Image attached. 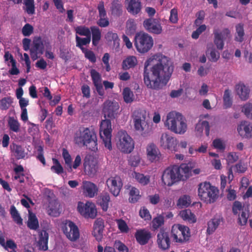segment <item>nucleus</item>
Masks as SVG:
<instances>
[{
	"label": "nucleus",
	"mask_w": 252,
	"mask_h": 252,
	"mask_svg": "<svg viewBox=\"0 0 252 252\" xmlns=\"http://www.w3.org/2000/svg\"><path fill=\"white\" fill-rule=\"evenodd\" d=\"M174 68L172 60L162 54H157L144 63V82L148 88L159 89L161 83L166 84Z\"/></svg>",
	"instance_id": "obj_1"
},
{
	"label": "nucleus",
	"mask_w": 252,
	"mask_h": 252,
	"mask_svg": "<svg viewBox=\"0 0 252 252\" xmlns=\"http://www.w3.org/2000/svg\"><path fill=\"white\" fill-rule=\"evenodd\" d=\"M120 106L116 101L109 100L103 103L102 113L105 118L101 121L99 128V135L104 146L109 150L112 149L111 144L112 124L111 120L117 118Z\"/></svg>",
	"instance_id": "obj_2"
},
{
	"label": "nucleus",
	"mask_w": 252,
	"mask_h": 252,
	"mask_svg": "<svg viewBox=\"0 0 252 252\" xmlns=\"http://www.w3.org/2000/svg\"><path fill=\"white\" fill-rule=\"evenodd\" d=\"M74 142L78 146H86L92 151L97 150L96 133L88 127L80 128L77 130L74 135Z\"/></svg>",
	"instance_id": "obj_3"
},
{
	"label": "nucleus",
	"mask_w": 252,
	"mask_h": 252,
	"mask_svg": "<svg viewBox=\"0 0 252 252\" xmlns=\"http://www.w3.org/2000/svg\"><path fill=\"white\" fill-rule=\"evenodd\" d=\"M185 119L180 113L171 112L167 116L164 123L168 129L177 134H184L187 130V125Z\"/></svg>",
	"instance_id": "obj_4"
},
{
	"label": "nucleus",
	"mask_w": 252,
	"mask_h": 252,
	"mask_svg": "<svg viewBox=\"0 0 252 252\" xmlns=\"http://www.w3.org/2000/svg\"><path fill=\"white\" fill-rule=\"evenodd\" d=\"M198 192L201 200L207 203H212L218 198L219 190L209 182H205L199 185Z\"/></svg>",
	"instance_id": "obj_5"
},
{
	"label": "nucleus",
	"mask_w": 252,
	"mask_h": 252,
	"mask_svg": "<svg viewBox=\"0 0 252 252\" xmlns=\"http://www.w3.org/2000/svg\"><path fill=\"white\" fill-rule=\"evenodd\" d=\"M171 233L173 241L180 244L188 242L191 237L189 228L181 224H174L172 226Z\"/></svg>",
	"instance_id": "obj_6"
},
{
	"label": "nucleus",
	"mask_w": 252,
	"mask_h": 252,
	"mask_svg": "<svg viewBox=\"0 0 252 252\" xmlns=\"http://www.w3.org/2000/svg\"><path fill=\"white\" fill-rule=\"evenodd\" d=\"M134 45L138 52L141 53H145L153 47V40L148 33H137L134 38Z\"/></svg>",
	"instance_id": "obj_7"
},
{
	"label": "nucleus",
	"mask_w": 252,
	"mask_h": 252,
	"mask_svg": "<svg viewBox=\"0 0 252 252\" xmlns=\"http://www.w3.org/2000/svg\"><path fill=\"white\" fill-rule=\"evenodd\" d=\"M162 182L164 185L171 187L181 180L178 165H173L166 168L163 172Z\"/></svg>",
	"instance_id": "obj_8"
},
{
	"label": "nucleus",
	"mask_w": 252,
	"mask_h": 252,
	"mask_svg": "<svg viewBox=\"0 0 252 252\" xmlns=\"http://www.w3.org/2000/svg\"><path fill=\"white\" fill-rule=\"evenodd\" d=\"M119 141L117 143L118 148L124 153H131L134 147L133 140L125 131H120L118 133Z\"/></svg>",
	"instance_id": "obj_9"
},
{
	"label": "nucleus",
	"mask_w": 252,
	"mask_h": 252,
	"mask_svg": "<svg viewBox=\"0 0 252 252\" xmlns=\"http://www.w3.org/2000/svg\"><path fill=\"white\" fill-rule=\"evenodd\" d=\"M146 112L141 110H136L132 114L134 126L135 129L142 133L145 136V132L149 128V126L146 121Z\"/></svg>",
	"instance_id": "obj_10"
},
{
	"label": "nucleus",
	"mask_w": 252,
	"mask_h": 252,
	"mask_svg": "<svg viewBox=\"0 0 252 252\" xmlns=\"http://www.w3.org/2000/svg\"><path fill=\"white\" fill-rule=\"evenodd\" d=\"M159 143L160 147L164 150H168L171 152L177 151V139L170 134L166 132L162 133Z\"/></svg>",
	"instance_id": "obj_11"
},
{
	"label": "nucleus",
	"mask_w": 252,
	"mask_h": 252,
	"mask_svg": "<svg viewBox=\"0 0 252 252\" xmlns=\"http://www.w3.org/2000/svg\"><path fill=\"white\" fill-rule=\"evenodd\" d=\"M62 228L66 237L71 241H75L79 239L80 233L78 227L73 221L66 220Z\"/></svg>",
	"instance_id": "obj_12"
},
{
	"label": "nucleus",
	"mask_w": 252,
	"mask_h": 252,
	"mask_svg": "<svg viewBox=\"0 0 252 252\" xmlns=\"http://www.w3.org/2000/svg\"><path fill=\"white\" fill-rule=\"evenodd\" d=\"M232 212L234 215H237L241 212L238 219V223L241 225H245L249 217V210L248 207L242 206L241 202L235 201L232 206Z\"/></svg>",
	"instance_id": "obj_13"
},
{
	"label": "nucleus",
	"mask_w": 252,
	"mask_h": 252,
	"mask_svg": "<svg viewBox=\"0 0 252 252\" xmlns=\"http://www.w3.org/2000/svg\"><path fill=\"white\" fill-rule=\"evenodd\" d=\"M77 210L79 213L85 218L94 219L97 215V211L94 204L87 201L84 203L79 202Z\"/></svg>",
	"instance_id": "obj_14"
},
{
	"label": "nucleus",
	"mask_w": 252,
	"mask_h": 252,
	"mask_svg": "<svg viewBox=\"0 0 252 252\" xmlns=\"http://www.w3.org/2000/svg\"><path fill=\"white\" fill-rule=\"evenodd\" d=\"M109 191L114 196H117L123 186L121 178L118 176L109 177L106 181Z\"/></svg>",
	"instance_id": "obj_15"
},
{
	"label": "nucleus",
	"mask_w": 252,
	"mask_h": 252,
	"mask_svg": "<svg viewBox=\"0 0 252 252\" xmlns=\"http://www.w3.org/2000/svg\"><path fill=\"white\" fill-rule=\"evenodd\" d=\"M214 43L219 50H222L224 47V40L230 37V31L228 28L224 29L219 32L217 30L214 31Z\"/></svg>",
	"instance_id": "obj_16"
},
{
	"label": "nucleus",
	"mask_w": 252,
	"mask_h": 252,
	"mask_svg": "<svg viewBox=\"0 0 252 252\" xmlns=\"http://www.w3.org/2000/svg\"><path fill=\"white\" fill-rule=\"evenodd\" d=\"M44 47L40 37L34 38L30 50V55L32 60L34 61L43 54Z\"/></svg>",
	"instance_id": "obj_17"
},
{
	"label": "nucleus",
	"mask_w": 252,
	"mask_h": 252,
	"mask_svg": "<svg viewBox=\"0 0 252 252\" xmlns=\"http://www.w3.org/2000/svg\"><path fill=\"white\" fill-rule=\"evenodd\" d=\"M83 166L86 174L89 176H94L97 171V162L90 155H87L85 157L84 159Z\"/></svg>",
	"instance_id": "obj_18"
},
{
	"label": "nucleus",
	"mask_w": 252,
	"mask_h": 252,
	"mask_svg": "<svg viewBox=\"0 0 252 252\" xmlns=\"http://www.w3.org/2000/svg\"><path fill=\"white\" fill-rule=\"evenodd\" d=\"M143 26L149 32L159 34L162 32V27L159 22L156 19H147L144 21Z\"/></svg>",
	"instance_id": "obj_19"
},
{
	"label": "nucleus",
	"mask_w": 252,
	"mask_h": 252,
	"mask_svg": "<svg viewBox=\"0 0 252 252\" xmlns=\"http://www.w3.org/2000/svg\"><path fill=\"white\" fill-rule=\"evenodd\" d=\"M157 243L158 247L162 250L169 249L170 246V239L168 232L161 229L157 235Z\"/></svg>",
	"instance_id": "obj_20"
},
{
	"label": "nucleus",
	"mask_w": 252,
	"mask_h": 252,
	"mask_svg": "<svg viewBox=\"0 0 252 252\" xmlns=\"http://www.w3.org/2000/svg\"><path fill=\"white\" fill-rule=\"evenodd\" d=\"M104 222L102 219L97 218L94 222L92 235L96 241L100 242L103 238Z\"/></svg>",
	"instance_id": "obj_21"
},
{
	"label": "nucleus",
	"mask_w": 252,
	"mask_h": 252,
	"mask_svg": "<svg viewBox=\"0 0 252 252\" xmlns=\"http://www.w3.org/2000/svg\"><path fill=\"white\" fill-rule=\"evenodd\" d=\"M90 75L98 94L99 95L103 96L105 93L101 83V75L94 69H92L90 70Z\"/></svg>",
	"instance_id": "obj_22"
},
{
	"label": "nucleus",
	"mask_w": 252,
	"mask_h": 252,
	"mask_svg": "<svg viewBox=\"0 0 252 252\" xmlns=\"http://www.w3.org/2000/svg\"><path fill=\"white\" fill-rule=\"evenodd\" d=\"M151 237V233L145 229H138L135 233L136 240L141 245L147 244Z\"/></svg>",
	"instance_id": "obj_23"
},
{
	"label": "nucleus",
	"mask_w": 252,
	"mask_h": 252,
	"mask_svg": "<svg viewBox=\"0 0 252 252\" xmlns=\"http://www.w3.org/2000/svg\"><path fill=\"white\" fill-rule=\"evenodd\" d=\"M147 157L151 162L158 160L160 157V152L156 145L152 143L149 144L146 148Z\"/></svg>",
	"instance_id": "obj_24"
},
{
	"label": "nucleus",
	"mask_w": 252,
	"mask_h": 252,
	"mask_svg": "<svg viewBox=\"0 0 252 252\" xmlns=\"http://www.w3.org/2000/svg\"><path fill=\"white\" fill-rule=\"evenodd\" d=\"M237 130L243 137L250 138L252 136V126L248 122H242L238 126Z\"/></svg>",
	"instance_id": "obj_25"
},
{
	"label": "nucleus",
	"mask_w": 252,
	"mask_h": 252,
	"mask_svg": "<svg viewBox=\"0 0 252 252\" xmlns=\"http://www.w3.org/2000/svg\"><path fill=\"white\" fill-rule=\"evenodd\" d=\"M83 189L86 195L90 198L94 197L98 191L97 187L94 184L87 181L83 182Z\"/></svg>",
	"instance_id": "obj_26"
},
{
	"label": "nucleus",
	"mask_w": 252,
	"mask_h": 252,
	"mask_svg": "<svg viewBox=\"0 0 252 252\" xmlns=\"http://www.w3.org/2000/svg\"><path fill=\"white\" fill-rule=\"evenodd\" d=\"M127 4V11L133 14L136 15L138 14L141 10V3L139 0H126Z\"/></svg>",
	"instance_id": "obj_27"
},
{
	"label": "nucleus",
	"mask_w": 252,
	"mask_h": 252,
	"mask_svg": "<svg viewBox=\"0 0 252 252\" xmlns=\"http://www.w3.org/2000/svg\"><path fill=\"white\" fill-rule=\"evenodd\" d=\"M49 235L46 230H42L39 232V240L38 244L39 249L41 250H48Z\"/></svg>",
	"instance_id": "obj_28"
},
{
	"label": "nucleus",
	"mask_w": 252,
	"mask_h": 252,
	"mask_svg": "<svg viewBox=\"0 0 252 252\" xmlns=\"http://www.w3.org/2000/svg\"><path fill=\"white\" fill-rule=\"evenodd\" d=\"M236 91L240 98L243 100H246L249 97L250 89L243 83H239L236 85Z\"/></svg>",
	"instance_id": "obj_29"
},
{
	"label": "nucleus",
	"mask_w": 252,
	"mask_h": 252,
	"mask_svg": "<svg viewBox=\"0 0 252 252\" xmlns=\"http://www.w3.org/2000/svg\"><path fill=\"white\" fill-rule=\"evenodd\" d=\"M137 64V58L134 56H129L126 57L122 62V68L126 70L134 67Z\"/></svg>",
	"instance_id": "obj_30"
},
{
	"label": "nucleus",
	"mask_w": 252,
	"mask_h": 252,
	"mask_svg": "<svg viewBox=\"0 0 252 252\" xmlns=\"http://www.w3.org/2000/svg\"><path fill=\"white\" fill-rule=\"evenodd\" d=\"M11 150L14 157L18 160L23 159L26 157L25 150L20 145L13 144L12 147H11Z\"/></svg>",
	"instance_id": "obj_31"
},
{
	"label": "nucleus",
	"mask_w": 252,
	"mask_h": 252,
	"mask_svg": "<svg viewBox=\"0 0 252 252\" xmlns=\"http://www.w3.org/2000/svg\"><path fill=\"white\" fill-rule=\"evenodd\" d=\"M123 6L119 0H113L111 3L110 9L114 16H120L123 12Z\"/></svg>",
	"instance_id": "obj_32"
},
{
	"label": "nucleus",
	"mask_w": 252,
	"mask_h": 252,
	"mask_svg": "<svg viewBox=\"0 0 252 252\" xmlns=\"http://www.w3.org/2000/svg\"><path fill=\"white\" fill-rule=\"evenodd\" d=\"M91 34H92V43L96 46L101 39V32L100 29L96 26L91 27Z\"/></svg>",
	"instance_id": "obj_33"
},
{
	"label": "nucleus",
	"mask_w": 252,
	"mask_h": 252,
	"mask_svg": "<svg viewBox=\"0 0 252 252\" xmlns=\"http://www.w3.org/2000/svg\"><path fill=\"white\" fill-rule=\"evenodd\" d=\"M179 168V173L181 174V179L184 180V176L187 178H189L191 172L192 167L188 164L183 163L178 166Z\"/></svg>",
	"instance_id": "obj_34"
},
{
	"label": "nucleus",
	"mask_w": 252,
	"mask_h": 252,
	"mask_svg": "<svg viewBox=\"0 0 252 252\" xmlns=\"http://www.w3.org/2000/svg\"><path fill=\"white\" fill-rule=\"evenodd\" d=\"M180 217L185 220H187L191 223H194L196 221L195 217L189 209L182 210L179 214Z\"/></svg>",
	"instance_id": "obj_35"
},
{
	"label": "nucleus",
	"mask_w": 252,
	"mask_h": 252,
	"mask_svg": "<svg viewBox=\"0 0 252 252\" xmlns=\"http://www.w3.org/2000/svg\"><path fill=\"white\" fill-rule=\"evenodd\" d=\"M235 28V40L239 42H242L244 39V37L245 35L244 25L242 23H239L236 25Z\"/></svg>",
	"instance_id": "obj_36"
},
{
	"label": "nucleus",
	"mask_w": 252,
	"mask_h": 252,
	"mask_svg": "<svg viewBox=\"0 0 252 252\" xmlns=\"http://www.w3.org/2000/svg\"><path fill=\"white\" fill-rule=\"evenodd\" d=\"M8 126L10 130L14 132H18L20 129V124L18 120L13 117H9L7 121Z\"/></svg>",
	"instance_id": "obj_37"
},
{
	"label": "nucleus",
	"mask_w": 252,
	"mask_h": 252,
	"mask_svg": "<svg viewBox=\"0 0 252 252\" xmlns=\"http://www.w3.org/2000/svg\"><path fill=\"white\" fill-rule=\"evenodd\" d=\"M76 46L79 48L82 52L86 49L83 46L87 45L91 42V37H80L77 35L75 36Z\"/></svg>",
	"instance_id": "obj_38"
},
{
	"label": "nucleus",
	"mask_w": 252,
	"mask_h": 252,
	"mask_svg": "<svg viewBox=\"0 0 252 252\" xmlns=\"http://www.w3.org/2000/svg\"><path fill=\"white\" fill-rule=\"evenodd\" d=\"M195 129L199 133H202L203 130H205V134L207 136L209 135L210 133V125L207 121H203L198 123L196 125Z\"/></svg>",
	"instance_id": "obj_39"
},
{
	"label": "nucleus",
	"mask_w": 252,
	"mask_h": 252,
	"mask_svg": "<svg viewBox=\"0 0 252 252\" xmlns=\"http://www.w3.org/2000/svg\"><path fill=\"white\" fill-rule=\"evenodd\" d=\"M27 225L32 230H36L38 228V221L35 214L30 213Z\"/></svg>",
	"instance_id": "obj_40"
},
{
	"label": "nucleus",
	"mask_w": 252,
	"mask_h": 252,
	"mask_svg": "<svg viewBox=\"0 0 252 252\" xmlns=\"http://www.w3.org/2000/svg\"><path fill=\"white\" fill-rule=\"evenodd\" d=\"M220 222V219L214 218L208 222L207 232L209 234L213 233L217 228Z\"/></svg>",
	"instance_id": "obj_41"
},
{
	"label": "nucleus",
	"mask_w": 252,
	"mask_h": 252,
	"mask_svg": "<svg viewBox=\"0 0 252 252\" xmlns=\"http://www.w3.org/2000/svg\"><path fill=\"white\" fill-rule=\"evenodd\" d=\"M74 30L76 33L80 36L91 37V28L90 29L85 26H77L75 28Z\"/></svg>",
	"instance_id": "obj_42"
},
{
	"label": "nucleus",
	"mask_w": 252,
	"mask_h": 252,
	"mask_svg": "<svg viewBox=\"0 0 252 252\" xmlns=\"http://www.w3.org/2000/svg\"><path fill=\"white\" fill-rule=\"evenodd\" d=\"M13 103V98L11 96H7L0 99V109L6 110L8 109Z\"/></svg>",
	"instance_id": "obj_43"
},
{
	"label": "nucleus",
	"mask_w": 252,
	"mask_h": 252,
	"mask_svg": "<svg viewBox=\"0 0 252 252\" xmlns=\"http://www.w3.org/2000/svg\"><path fill=\"white\" fill-rule=\"evenodd\" d=\"M10 213L13 220L18 224L22 225L23 224V219L21 218L20 214L14 205L10 207Z\"/></svg>",
	"instance_id": "obj_44"
},
{
	"label": "nucleus",
	"mask_w": 252,
	"mask_h": 252,
	"mask_svg": "<svg viewBox=\"0 0 252 252\" xmlns=\"http://www.w3.org/2000/svg\"><path fill=\"white\" fill-rule=\"evenodd\" d=\"M139 193L140 191L138 189L135 187H132L129 193V201L132 203L137 202L141 197Z\"/></svg>",
	"instance_id": "obj_45"
},
{
	"label": "nucleus",
	"mask_w": 252,
	"mask_h": 252,
	"mask_svg": "<svg viewBox=\"0 0 252 252\" xmlns=\"http://www.w3.org/2000/svg\"><path fill=\"white\" fill-rule=\"evenodd\" d=\"M0 245L5 249L9 248L12 250H15L17 249V246L14 241L11 239H9L5 242V236L3 237L0 238Z\"/></svg>",
	"instance_id": "obj_46"
},
{
	"label": "nucleus",
	"mask_w": 252,
	"mask_h": 252,
	"mask_svg": "<svg viewBox=\"0 0 252 252\" xmlns=\"http://www.w3.org/2000/svg\"><path fill=\"white\" fill-rule=\"evenodd\" d=\"M23 3L26 6L24 9L25 11L30 15L35 13V5L34 0H24Z\"/></svg>",
	"instance_id": "obj_47"
},
{
	"label": "nucleus",
	"mask_w": 252,
	"mask_h": 252,
	"mask_svg": "<svg viewBox=\"0 0 252 252\" xmlns=\"http://www.w3.org/2000/svg\"><path fill=\"white\" fill-rule=\"evenodd\" d=\"M123 95L124 101L127 103H131L134 100L133 93L128 87L124 89Z\"/></svg>",
	"instance_id": "obj_48"
},
{
	"label": "nucleus",
	"mask_w": 252,
	"mask_h": 252,
	"mask_svg": "<svg viewBox=\"0 0 252 252\" xmlns=\"http://www.w3.org/2000/svg\"><path fill=\"white\" fill-rule=\"evenodd\" d=\"M135 178L137 181L140 184L145 186L150 182V177L149 175H144L143 174L135 172Z\"/></svg>",
	"instance_id": "obj_49"
},
{
	"label": "nucleus",
	"mask_w": 252,
	"mask_h": 252,
	"mask_svg": "<svg viewBox=\"0 0 252 252\" xmlns=\"http://www.w3.org/2000/svg\"><path fill=\"white\" fill-rule=\"evenodd\" d=\"M231 92L229 89L224 91L223 96V105L225 108H229L232 104V98L230 96Z\"/></svg>",
	"instance_id": "obj_50"
},
{
	"label": "nucleus",
	"mask_w": 252,
	"mask_h": 252,
	"mask_svg": "<svg viewBox=\"0 0 252 252\" xmlns=\"http://www.w3.org/2000/svg\"><path fill=\"white\" fill-rule=\"evenodd\" d=\"M109 201L110 196L109 194H105L101 196L99 200V204L104 211H106L107 210Z\"/></svg>",
	"instance_id": "obj_51"
},
{
	"label": "nucleus",
	"mask_w": 252,
	"mask_h": 252,
	"mask_svg": "<svg viewBox=\"0 0 252 252\" xmlns=\"http://www.w3.org/2000/svg\"><path fill=\"white\" fill-rule=\"evenodd\" d=\"M53 161L54 164L51 169L58 174H61L63 172V169L58 159L53 158Z\"/></svg>",
	"instance_id": "obj_52"
},
{
	"label": "nucleus",
	"mask_w": 252,
	"mask_h": 252,
	"mask_svg": "<svg viewBox=\"0 0 252 252\" xmlns=\"http://www.w3.org/2000/svg\"><path fill=\"white\" fill-rule=\"evenodd\" d=\"M242 111L248 118L252 119V103L250 102L246 103L244 105Z\"/></svg>",
	"instance_id": "obj_53"
},
{
	"label": "nucleus",
	"mask_w": 252,
	"mask_h": 252,
	"mask_svg": "<svg viewBox=\"0 0 252 252\" xmlns=\"http://www.w3.org/2000/svg\"><path fill=\"white\" fill-rule=\"evenodd\" d=\"M164 223V218L161 216L155 218L152 220V226L154 229H157Z\"/></svg>",
	"instance_id": "obj_54"
},
{
	"label": "nucleus",
	"mask_w": 252,
	"mask_h": 252,
	"mask_svg": "<svg viewBox=\"0 0 252 252\" xmlns=\"http://www.w3.org/2000/svg\"><path fill=\"white\" fill-rule=\"evenodd\" d=\"M119 229L122 233H127L129 230V228L126 221L122 219L116 220Z\"/></svg>",
	"instance_id": "obj_55"
},
{
	"label": "nucleus",
	"mask_w": 252,
	"mask_h": 252,
	"mask_svg": "<svg viewBox=\"0 0 252 252\" xmlns=\"http://www.w3.org/2000/svg\"><path fill=\"white\" fill-rule=\"evenodd\" d=\"M82 52L84 54L85 58L88 59L91 63H94L96 62V56L93 51L86 49L82 51Z\"/></svg>",
	"instance_id": "obj_56"
},
{
	"label": "nucleus",
	"mask_w": 252,
	"mask_h": 252,
	"mask_svg": "<svg viewBox=\"0 0 252 252\" xmlns=\"http://www.w3.org/2000/svg\"><path fill=\"white\" fill-rule=\"evenodd\" d=\"M190 203L189 197L188 195H184L182 197H181L177 203L178 206H179L180 207H187L188 206Z\"/></svg>",
	"instance_id": "obj_57"
},
{
	"label": "nucleus",
	"mask_w": 252,
	"mask_h": 252,
	"mask_svg": "<svg viewBox=\"0 0 252 252\" xmlns=\"http://www.w3.org/2000/svg\"><path fill=\"white\" fill-rule=\"evenodd\" d=\"M33 32V28L30 24H26L22 29V32L24 36H29Z\"/></svg>",
	"instance_id": "obj_58"
},
{
	"label": "nucleus",
	"mask_w": 252,
	"mask_h": 252,
	"mask_svg": "<svg viewBox=\"0 0 252 252\" xmlns=\"http://www.w3.org/2000/svg\"><path fill=\"white\" fill-rule=\"evenodd\" d=\"M105 38L108 41L111 42L113 41L114 43L118 42L119 40L117 33L112 31H109L106 34Z\"/></svg>",
	"instance_id": "obj_59"
},
{
	"label": "nucleus",
	"mask_w": 252,
	"mask_h": 252,
	"mask_svg": "<svg viewBox=\"0 0 252 252\" xmlns=\"http://www.w3.org/2000/svg\"><path fill=\"white\" fill-rule=\"evenodd\" d=\"M62 155L65 164H66L69 166V168L71 169V158L67 150L65 149H63Z\"/></svg>",
	"instance_id": "obj_60"
},
{
	"label": "nucleus",
	"mask_w": 252,
	"mask_h": 252,
	"mask_svg": "<svg viewBox=\"0 0 252 252\" xmlns=\"http://www.w3.org/2000/svg\"><path fill=\"white\" fill-rule=\"evenodd\" d=\"M140 161V156L138 155L131 156L128 159L129 164L131 166H137Z\"/></svg>",
	"instance_id": "obj_61"
},
{
	"label": "nucleus",
	"mask_w": 252,
	"mask_h": 252,
	"mask_svg": "<svg viewBox=\"0 0 252 252\" xmlns=\"http://www.w3.org/2000/svg\"><path fill=\"white\" fill-rule=\"evenodd\" d=\"M220 57V53L215 49H212L208 56L209 60L212 62H216Z\"/></svg>",
	"instance_id": "obj_62"
},
{
	"label": "nucleus",
	"mask_w": 252,
	"mask_h": 252,
	"mask_svg": "<svg viewBox=\"0 0 252 252\" xmlns=\"http://www.w3.org/2000/svg\"><path fill=\"white\" fill-rule=\"evenodd\" d=\"M114 247L118 250V252H128L127 247L120 241L115 242Z\"/></svg>",
	"instance_id": "obj_63"
},
{
	"label": "nucleus",
	"mask_w": 252,
	"mask_h": 252,
	"mask_svg": "<svg viewBox=\"0 0 252 252\" xmlns=\"http://www.w3.org/2000/svg\"><path fill=\"white\" fill-rule=\"evenodd\" d=\"M139 215L145 220H150L152 218L149 210L145 207L140 209Z\"/></svg>",
	"instance_id": "obj_64"
}]
</instances>
